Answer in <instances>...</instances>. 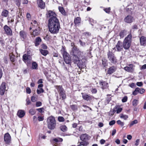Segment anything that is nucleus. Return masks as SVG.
<instances>
[{
    "instance_id": "43",
    "label": "nucleus",
    "mask_w": 146,
    "mask_h": 146,
    "mask_svg": "<svg viewBox=\"0 0 146 146\" xmlns=\"http://www.w3.org/2000/svg\"><path fill=\"white\" fill-rule=\"evenodd\" d=\"M138 123V121L137 120H135L131 122L130 124V126L131 127L133 126L134 124H136Z\"/></svg>"
},
{
    "instance_id": "60",
    "label": "nucleus",
    "mask_w": 146,
    "mask_h": 146,
    "mask_svg": "<svg viewBox=\"0 0 146 146\" xmlns=\"http://www.w3.org/2000/svg\"><path fill=\"white\" fill-rule=\"evenodd\" d=\"M42 103L40 102H36V107H39L41 106Z\"/></svg>"
},
{
    "instance_id": "49",
    "label": "nucleus",
    "mask_w": 146,
    "mask_h": 146,
    "mask_svg": "<svg viewBox=\"0 0 146 146\" xmlns=\"http://www.w3.org/2000/svg\"><path fill=\"white\" fill-rule=\"evenodd\" d=\"M36 110L40 113L43 112L44 111V109L43 108L37 109Z\"/></svg>"
},
{
    "instance_id": "35",
    "label": "nucleus",
    "mask_w": 146,
    "mask_h": 146,
    "mask_svg": "<svg viewBox=\"0 0 146 146\" xmlns=\"http://www.w3.org/2000/svg\"><path fill=\"white\" fill-rule=\"evenodd\" d=\"M32 64V67L33 69H36L38 67V64L36 62H33Z\"/></svg>"
},
{
    "instance_id": "47",
    "label": "nucleus",
    "mask_w": 146,
    "mask_h": 146,
    "mask_svg": "<svg viewBox=\"0 0 146 146\" xmlns=\"http://www.w3.org/2000/svg\"><path fill=\"white\" fill-rule=\"evenodd\" d=\"M46 136L43 135L42 134H40L39 135V139H44L46 138Z\"/></svg>"
},
{
    "instance_id": "46",
    "label": "nucleus",
    "mask_w": 146,
    "mask_h": 146,
    "mask_svg": "<svg viewBox=\"0 0 146 146\" xmlns=\"http://www.w3.org/2000/svg\"><path fill=\"white\" fill-rule=\"evenodd\" d=\"M104 11L106 13H109L110 11V8L108 7L104 9Z\"/></svg>"
},
{
    "instance_id": "1",
    "label": "nucleus",
    "mask_w": 146,
    "mask_h": 146,
    "mask_svg": "<svg viewBox=\"0 0 146 146\" xmlns=\"http://www.w3.org/2000/svg\"><path fill=\"white\" fill-rule=\"evenodd\" d=\"M48 27L49 31L53 34H56L59 32L60 28V23L58 19L48 21Z\"/></svg>"
},
{
    "instance_id": "7",
    "label": "nucleus",
    "mask_w": 146,
    "mask_h": 146,
    "mask_svg": "<svg viewBox=\"0 0 146 146\" xmlns=\"http://www.w3.org/2000/svg\"><path fill=\"white\" fill-rule=\"evenodd\" d=\"M62 54L66 63L71 65V59L69 57V54L64 50L62 53Z\"/></svg>"
},
{
    "instance_id": "63",
    "label": "nucleus",
    "mask_w": 146,
    "mask_h": 146,
    "mask_svg": "<svg viewBox=\"0 0 146 146\" xmlns=\"http://www.w3.org/2000/svg\"><path fill=\"white\" fill-rule=\"evenodd\" d=\"M105 142V140L103 139H102L100 141V143L101 144H103Z\"/></svg>"
},
{
    "instance_id": "45",
    "label": "nucleus",
    "mask_w": 146,
    "mask_h": 146,
    "mask_svg": "<svg viewBox=\"0 0 146 146\" xmlns=\"http://www.w3.org/2000/svg\"><path fill=\"white\" fill-rule=\"evenodd\" d=\"M117 123L120 125L121 127L124 125V123L123 122H121L120 120H118L117 121Z\"/></svg>"
},
{
    "instance_id": "13",
    "label": "nucleus",
    "mask_w": 146,
    "mask_h": 146,
    "mask_svg": "<svg viewBox=\"0 0 146 146\" xmlns=\"http://www.w3.org/2000/svg\"><path fill=\"white\" fill-rule=\"evenodd\" d=\"M3 29L7 35L9 36H11L12 35V31L8 26L5 25L3 27Z\"/></svg>"
},
{
    "instance_id": "9",
    "label": "nucleus",
    "mask_w": 146,
    "mask_h": 146,
    "mask_svg": "<svg viewBox=\"0 0 146 146\" xmlns=\"http://www.w3.org/2000/svg\"><path fill=\"white\" fill-rule=\"evenodd\" d=\"M46 16L47 17L50 18L49 20H54V18L57 19L56 17V14L54 12L50 10L48 11L46 14Z\"/></svg>"
},
{
    "instance_id": "14",
    "label": "nucleus",
    "mask_w": 146,
    "mask_h": 146,
    "mask_svg": "<svg viewBox=\"0 0 146 146\" xmlns=\"http://www.w3.org/2000/svg\"><path fill=\"white\" fill-rule=\"evenodd\" d=\"M19 34L20 39L24 41L27 38V33L23 31H21L19 32Z\"/></svg>"
},
{
    "instance_id": "16",
    "label": "nucleus",
    "mask_w": 146,
    "mask_h": 146,
    "mask_svg": "<svg viewBox=\"0 0 146 146\" xmlns=\"http://www.w3.org/2000/svg\"><path fill=\"white\" fill-rule=\"evenodd\" d=\"M100 85L103 89H106L108 87V83L104 81H100L99 82Z\"/></svg>"
},
{
    "instance_id": "30",
    "label": "nucleus",
    "mask_w": 146,
    "mask_h": 146,
    "mask_svg": "<svg viewBox=\"0 0 146 146\" xmlns=\"http://www.w3.org/2000/svg\"><path fill=\"white\" fill-rule=\"evenodd\" d=\"M8 13V11L6 10H3L2 12L1 15L6 17L7 16Z\"/></svg>"
},
{
    "instance_id": "18",
    "label": "nucleus",
    "mask_w": 146,
    "mask_h": 146,
    "mask_svg": "<svg viewBox=\"0 0 146 146\" xmlns=\"http://www.w3.org/2000/svg\"><path fill=\"white\" fill-rule=\"evenodd\" d=\"M37 3L38 7L41 9H44L45 7V3L42 0H37Z\"/></svg>"
},
{
    "instance_id": "57",
    "label": "nucleus",
    "mask_w": 146,
    "mask_h": 146,
    "mask_svg": "<svg viewBox=\"0 0 146 146\" xmlns=\"http://www.w3.org/2000/svg\"><path fill=\"white\" fill-rule=\"evenodd\" d=\"M38 119L39 121H42L44 120V118L42 117L39 116L38 117Z\"/></svg>"
},
{
    "instance_id": "22",
    "label": "nucleus",
    "mask_w": 146,
    "mask_h": 146,
    "mask_svg": "<svg viewBox=\"0 0 146 146\" xmlns=\"http://www.w3.org/2000/svg\"><path fill=\"white\" fill-rule=\"evenodd\" d=\"M80 138L82 141H86L88 140V136L86 133L82 134L80 136Z\"/></svg>"
},
{
    "instance_id": "34",
    "label": "nucleus",
    "mask_w": 146,
    "mask_h": 146,
    "mask_svg": "<svg viewBox=\"0 0 146 146\" xmlns=\"http://www.w3.org/2000/svg\"><path fill=\"white\" fill-rule=\"evenodd\" d=\"M10 58L11 61L12 62H14L15 61V56L12 54H9Z\"/></svg>"
},
{
    "instance_id": "54",
    "label": "nucleus",
    "mask_w": 146,
    "mask_h": 146,
    "mask_svg": "<svg viewBox=\"0 0 146 146\" xmlns=\"http://www.w3.org/2000/svg\"><path fill=\"white\" fill-rule=\"evenodd\" d=\"M115 121L114 120H113L110 121L109 123V124L110 125H114L115 123Z\"/></svg>"
},
{
    "instance_id": "8",
    "label": "nucleus",
    "mask_w": 146,
    "mask_h": 146,
    "mask_svg": "<svg viewBox=\"0 0 146 146\" xmlns=\"http://www.w3.org/2000/svg\"><path fill=\"white\" fill-rule=\"evenodd\" d=\"M23 60L25 64L28 65L31 63L32 58L30 55L25 54L23 56Z\"/></svg>"
},
{
    "instance_id": "6",
    "label": "nucleus",
    "mask_w": 146,
    "mask_h": 146,
    "mask_svg": "<svg viewBox=\"0 0 146 146\" xmlns=\"http://www.w3.org/2000/svg\"><path fill=\"white\" fill-rule=\"evenodd\" d=\"M108 58L112 63L115 64L117 62V60L114 54L112 52L109 51L108 52Z\"/></svg>"
},
{
    "instance_id": "44",
    "label": "nucleus",
    "mask_w": 146,
    "mask_h": 146,
    "mask_svg": "<svg viewBox=\"0 0 146 146\" xmlns=\"http://www.w3.org/2000/svg\"><path fill=\"white\" fill-rule=\"evenodd\" d=\"M58 120L59 121L63 122L64 121V118L62 117L59 116L58 117Z\"/></svg>"
},
{
    "instance_id": "29",
    "label": "nucleus",
    "mask_w": 146,
    "mask_h": 146,
    "mask_svg": "<svg viewBox=\"0 0 146 146\" xmlns=\"http://www.w3.org/2000/svg\"><path fill=\"white\" fill-rule=\"evenodd\" d=\"M78 143H79L80 145L83 146H87L89 143V142L86 141H82L79 142Z\"/></svg>"
},
{
    "instance_id": "12",
    "label": "nucleus",
    "mask_w": 146,
    "mask_h": 146,
    "mask_svg": "<svg viewBox=\"0 0 146 146\" xmlns=\"http://www.w3.org/2000/svg\"><path fill=\"white\" fill-rule=\"evenodd\" d=\"M6 83L3 82L0 86V94L1 96L3 95L6 90Z\"/></svg>"
},
{
    "instance_id": "10",
    "label": "nucleus",
    "mask_w": 146,
    "mask_h": 146,
    "mask_svg": "<svg viewBox=\"0 0 146 146\" xmlns=\"http://www.w3.org/2000/svg\"><path fill=\"white\" fill-rule=\"evenodd\" d=\"M123 48L122 42L120 41H118L115 48V50L118 52L122 51Z\"/></svg>"
},
{
    "instance_id": "24",
    "label": "nucleus",
    "mask_w": 146,
    "mask_h": 146,
    "mask_svg": "<svg viewBox=\"0 0 146 146\" xmlns=\"http://www.w3.org/2000/svg\"><path fill=\"white\" fill-rule=\"evenodd\" d=\"M25 112L23 110H19L18 111L17 115L20 118L23 117L25 115Z\"/></svg>"
},
{
    "instance_id": "4",
    "label": "nucleus",
    "mask_w": 146,
    "mask_h": 146,
    "mask_svg": "<svg viewBox=\"0 0 146 146\" xmlns=\"http://www.w3.org/2000/svg\"><path fill=\"white\" fill-rule=\"evenodd\" d=\"M132 35L130 33L126 37L122 42L123 48L125 50L128 49L130 47L132 40Z\"/></svg>"
},
{
    "instance_id": "19",
    "label": "nucleus",
    "mask_w": 146,
    "mask_h": 146,
    "mask_svg": "<svg viewBox=\"0 0 146 146\" xmlns=\"http://www.w3.org/2000/svg\"><path fill=\"white\" fill-rule=\"evenodd\" d=\"M116 70V66H112L108 68L107 73L108 74H111L115 72Z\"/></svg>"
},
{
    "instance_id": "20",
    "label": "nucleus",
    "mask_w": 146,
    "mask_h": 146,
    "mask_svg": "<svg viewBox=\"0 0 146 146\" xmlns=\"http://www.w3.org/2000/svg\"><path fill=\"white\" fill-rule=\"evenodd\" d=\"M133 17L132 16L129 15L125 18L124 21L127 23H131L133 21Z\"/></svg>"
},
{
    "instance_id": "2",
    "label": "nucleus",
    "mask_w": 146,
    "mask_h": 146,
    "mask_svg": "<svg viewBox=\"0 0 146 146\" xmlns=\"http://www.w3.org/2000/svg\"><path fill=\"white\" fill-rule=\"evenodd\" d=\"M72 52L73 56V59L74 63L77 64L78 66L82 65V61L80 60L82 58V53L78 50L76 47H72Z\"/></svg>"
},
{
    "instance_id": "38",
    "label": "nucleus",
    "mask_w": 146,
    "mask_h": 146,
    "mask_svg": "<svg viewBox=\"0 0 146 146\" xmlns=\"http://www.w3.org/2000/svg\"><path fill=\"white\" fill-rule=\"evenodd\" d=\"M138 103V100L135 99L132 102V105L134 107H135L137 105Z\"/></svg>"
},
{
    "instance_id": "37",
    "label": "nucleus",
    "mask_w": 146,
    "mask_h": 146,
    "mask_svg": "<svg viewBox=\"0 0 146 146\" xmlns=\"http://www.w3.org/2000/svg\"><path fill=\"white\" fill-rule=\"evenodd\" d=\"M120 117L121 118H123L125 120H126L128 118V116L125 115H124L122 113L120 114Z\"/></svg>"
},
{
    "instance_id": "32",
    "label": "nucleus",
    "mask_w": 146,
    "mask_h": 146,
    "mask_svg": "<svg viewBox=\"0 0 146 146\" xmlns=\"http://www.w3.org/2000/svg\"><path fill=\"white\" fill-rule=\"evenodd\" d=\"M102 64L104 67H106L108 65L107 60L105 58H103L102 60Z\"/></svg>"
},
{
    "instance_id": "17",
    "label": "nucleus",
    "mask_w": 146,
    "mask_h": 146,
    "mask_svg": "<svg viewBox=\"0 0 146 146\" xmlns=\"http://www.w3.org/2000/svg\"><path fill=\"white\" fill-rule=\"evenodd\" d=\"M133 64H130L127 66L125 67L124 69L128 72H132L133 71Z\"/></svg>"
},
{
    "instance_id": "55",
    "label": "nucleus",
    "mask_w": 146,
    "mask_h": 146,
    "mask_svg": "<svg viewBox=\"0 0 146 146\" xmlns=\"http://www.w3.org/2000/svg\"><path fill=\"white\" fill-rule=\"evenodd\" d=\"M31 100L32 102H34L36 101V98L33 96H32L31 97Z\"/></svg>"
},
{
    "instance_id": "15",
    "label": "nucleus",
    "mask_w": 146,
    "mask_h": 146,
    "mask_svg": "<svg viewBox=\"0 0 146 146\" xmlns=\"http://www.w3.org/2000/svg\"><path fill=\"white\" fill-rule=\"evenodd\" d=\"M4 138V141L6 143H9L11 141V136L8 133L5 134Z\"/></svg>"
},
{
    "instance_id": "59",
    "label": "nucleus",
    "mask_w": 146,
    "mask_h": 146,
    "mask_svg": "<svg viewBox=\"0 0 146 146\" xmlns=\"http://www.w3.org/2000/svg\"><path fill=\"white\" fill-rule=\"evenodd\" d=\"M26 101L27 102V105H29L31 104V102L29 98H27L26 100Z\"/></svg>"
},
{
    "instance_id": "36",
    "label": "nucleus",
    "mask_w": 146,
    "mask_h": 146,
    "mask_svg": "<svg viewBox=\"0 0 146 146\" xmlns=\"http://www.w3.org/2000/svg\"><path fill=\"white\" fill-rule=\"evenodd\" d=\"M21 0H14V2L16 5L19 7L20 5Z\"/></svg>"
},
{
    "instance_id": "3",
    "label": "nucleus",
    "mask_w": 146,
    "mask_h": 146,
    "mask_svg": "<svg viewBox=\"0 0 146 146\" xmlns=\"http://www.w3.org/2000/svg\"><path fill=\"white\" fill-rule=\"evenodd\" d=\"M48 128L51 130L54 129L56 127V122L55 117L52 116L48 117L46 120Z\"/></svg>"
},
{
    "instance_id": "5",
    "label": "nucleus",
    "mask_w": 146,
    "mask_h": 146,
    "mask_svg": "<svg viewBox=\"0 0 146 146\" xmlns=\"http://www.w3.org/2000/svg\"><path fill=\"white\" fill-rule=\"evenodd\" d=\"M55 88L56 89L57 92L59 93V96L60 97V98H61L62 100H64L66 98L65 91L62 88V86H55Z\"/></svg>"
},
{
    "instance_id": "64",
    "label": "nucleus",
    "mask_w": 146,
    "mask_h": 146,
    "mask_svg": "<svg viewBox=\"0 0 146 146\" xmlns=\"http://www.w3.org/2000/svg\"><path fill=\"white\" fill-rule=\"evenodd\" d=\"M42 48L44 49H46L47 48V46L45 44H43L42 45Z\"/></svg>"
},
{
    "instance_id": "42",
    "label": "nucleus",
    "mask_w": 146,
    "mask_h": 146,
    "mask_svg": "<svg viewBox=\"0 0 146 146\" xmlns=\"http://www.w3.org/2000/svg\"><path fill=\"white\" fill-rule=\"evenodd\" d=\"M44 92V90L42 88H40L39 89H37V93L39 94L41 93H43Z\"/></svg>"
},
{
    "instance_id": "27",
    "label": "nucleus",
    "mask_w": 146,
    "mask_h": 146,
    "mask_svg": "<svg viewBox=\"0 0 146 146\" xmlns=\"http://www.w3.org/2000/svg\"><path fill=\"white\" fill-rule=\"evenodd\" d=\"M41 38L39 37H38L36 38L35 40V45L36 46H37L41 42Z\"/></svg>"
},
{
    "instance_id": "33",
    "label": "nucleus",
    "mask_w": 146,
    "mask_h": 146,
    "mask_svg": "<svg viewBox=\"0 0 146 146\" xmlns=\"http://www.w3.org/2000/svg\"><path fill=\"white\" fill-rule=\"evenodd\" d=\"M126 31L125 30H123L121 31L119 34V35L121 37H123L124 36L126 35Z\"/></svg>"
},
{
    "instance_id": "51",
    "label": "nucleus",
    "mask_w": 146,
    "mask_h": 146,
    "mask_svg": "<svg viewBox=\"0 0 146 146\" xmlns=\"http://www.w3.org/2000/svg\"><path fill=\"white\" fill-rule=\"evenodd\" d=\"M136 85L138 86L141 87L143 85V83L142 82H137Z\"/></svg>"
},
{
    "instance_id": "31",
    "label": "nucleus",
    "mask_w": 146,
    "mask_h": 146,
    "mask_svg": "<svg viewBox=\"0 0 146 146\" xmlns=\"http://www.w3.org/2000/svg\"><path fill=\"white\" fill-rule=\"evenodd\" d=\"M81 19L80 17H78L74 20V22L76 25L78 24L80 22Z\"/></svg>"
},
{
    "instance_id": "25",
    "label": "nucleus",
    "mask_w": 146,
    "mask_h": 146,
    "mask_svg": "<svg viewBox=\"0 0 146 146\" xmlns=\"http://www.w3.org/2000/svg\"><path fill=\"white\" fill-rule=\"evenodd\" d=\"M83 98L85 100L90 101L92 100L91 97L87 94H84L82 96Z\"/></svg>"
},
{
    "instance_id": "62",
    "label": "nucleus",
    "mask_w": 146,
    "mask_h": 146,
    "mask_svg": "<svg viewBox=\"0 0 146 146\" xmlns=\"http://www.w3.org/2000/svg\"><path fill=\"white\" fill-rule=\"evenodd\" d=\"M92 93L94 94H95L97 92V90L96 88H92L91 91Z\"/></svg>"
},
{
    "instance_id": "23",
    "label": "nucleus",
    "mask_w": 146,
    "mask_h": 146,
    "mask_svg": "<svg viewBox=\"0 0 146 146\" xmlns=\"http://www.w3.org/2000/svg\"><path fill=\"white\" fill-rule=\"evenodd\" d=\"M40 33V29L39 27H36L34 30L33 34L34 36L38 35Z\"/></svg>"
},
{
    "instance_id": "21",
    "label": "nucleus",
    "mask_w": 146,
    "mask_h": 146,
    "mask_svg": "<svg viewBox=\"0 0 146 146\" xmlns=\"http://www.w3.org/2000/svg\"><path fill=\"white\" fill-rule=\"evenodd\" d=\"M141 44L143 46L146 45V37L142 36L140 38Z\"/></svg>"
},
{
    "instance_id": "61",
    "label": "nucleus",
    "mask_w": 146,
    "mask_h": 146,
    "mask_svg": "<svg viewBox=\"0 0 146 146\" xmlns=\"http://www.w3.org/2000/svg\"><path fill=\"white\" fill-rule=\"evenodd\" d=\"M132 29L134 30L138 29L137 26L136 25H134L132 27Z\"/></svg>"
},
{
    "instance_id": "48",
    "label": "nucleus",
    "mask_w": 146,
    "mask_h": 146,
    "mask_svg": "<svg viewBox=\"0 0 146 146\" xmlns=\"http://www.w3.org/2000/svg\"><path fill=\"white\" fill-rule=\"evenodd\" d=\"M29 112L31 114L33 115L35 113V111L34 110L31 109L30 110Z\"/></svg>"
},
{
    "instance_id": "11",
    "label": "nucleus",
    "mask_w": 146,
    "mask_h": 146,
    "mask_svg": "<svg viewBox=\"0 0 146 146\" xmlns=\"http://www.w3.org/2000/svg\"><path fill=\"white\" fill-rule=\"evenodd\" d=\"M145 90L143 88H139L137 87L135 88V90L133 91L132 94L134 96L136 95L138 93L141 94H143L145 92Z\"/></svg>"
},
{
    "instance_id": "41",
    "label": "nucleus",
    "mask_w": 146,
    "mask_h": 146,
    "mask_svg": "<svg viewBox=\"0 0 146 146\" xmlns=\"http://www.w3.org/2000/svg\"><path fill=\"white\" fill-rule=\"evenodd\" d=\"M36 23L37 22L36 21H34L32 23H31V24L33 25V28L34 27V28L36 27H38L37 24H36Z\"/></svg>"
},
{
    "instance_id": "28",
    "label": "nucleus",
    "mask_w": 146,
    "mask_h": 146,
    "mask_svg": "<svg viewBox=\"0 0 146 146\" xmlns=\"http://www.w3.org/2000/svg\"><path fill=\"white\" fill-rule=\"evenodd\" d=\"M58 9L59 11L63 15L65 16L66 15V13L63 7H58Z\"/></svg>"
},
{
    "instance_id": "58",
    "label": "nucleus",
    "mask_w": 146,
    "mask_h": 146,
    "mask_svg": "<svg viewBox=\"0 0 146 146\" xmlns=\"http://www.w3.org/2000/svg\"><path fill=\"white\" fill-rule=\"evenodd\" d=\"M127 100V96L124 97L122 99V101L123 102H126Z\"/></svg>"
},
{
    "instance_id": "50",
    "label": "nucleus",
    "mask_w": 146,
    "mask_h": 146,
    "mask_svg": "<svg viewBox=\"0 0 146 146\" xmlns=\"http://www.w3.org/2000/svg\"><path fill=\"white\" fill-rule=\"evenodd\" d=\"M26 91L27 93L30 94L31 93V90L29 87H27L26 89Z\"/></svg>"
},
{
    "instance_id": "40",
    "label": "nucleus",
    "mask_w": 146,
    "mask_h": 146,
    "mask_svg": "<svg viewBox=\"0 0 146 146\" xmlns=\"http://www.w3.org/2000/svg\"><path fill=\"white\" fill-rule=\"evenodd\" d=\"M60 129L63 131H65L66 130L67 127L64 125H62L60 127Z\"/></svg>"
},
{
    "instance_id": "39",
    "label": "nucleus",
    "mask_w": 146,
    "mask_h": 146,
    "mask_svg": "<svg viewBox=\"0 0 146 146\" xmlns=\"http://www.w3.org/2000/svg\"><path fill=\"white\" fill-rule=\"evenodd\" d=\"M70 107L73 110H77V105H72L70 106Z\"/></svg>"
},
{
    "instance_id": "53",
    "label": "nucleus",
    "mask_w": 146,
    "mask_h": 146,
    "mask_svg": "<svg viewBox=\"0 0 146 146\" xmlns=\"http://www.w3.org/2000/svg\"><path fill=\"white\" fill-rule=\"evenodd\" d=\"M122 109L121 108H118L116 110V112L117 113H120L122 111Z\"/></svg>"
},
{
    "instance_id": "56",
    "label": "nucleus",
    "mask_w": 146,
    "mask_h": 146,
    "mask_svg": "<svg viewBox=\"0 0 146 146\" xmlns=\"http://www.w3.org/2000/svg\"><path fill=\"white\" fill-rule=\"evenodd\" d=\"M79 42L80 44L82 46H85L86 43L85 42H83L80 40H79Z\"/></svg>"
},
{
    "instance_id": "26",
    "label": "nucleus",
    "mask_w": 146,
    "mask_h": 146,
    "mask_svg": "<svg viewBox=\"0 0 146 146\" xmlns=\"http://www.w3.org/2000/svg\"><path fill=\"white\" fill-rule=\"evenodd\" d=\"M39 51L44 56H46L48 53V52L46 50L40 49Z\"/></svg>"
},
{
    "instance_id": "52",
    "label": "nucleus",
    "mask_w": 146,
    "mask_h": 146,
    "mask_svg": "<svg viewBox=\"0 0 146 146\" xmlns=\"http://www.w3.org/2000/svg\"><path fill=\"white\" fill-rule=\"evenodd\" d=\"M88 20L89 21L90 23L92 25H93L92 23H94V20L93 19L89 18H88Z\"/></svg>"
}]
</instances>
